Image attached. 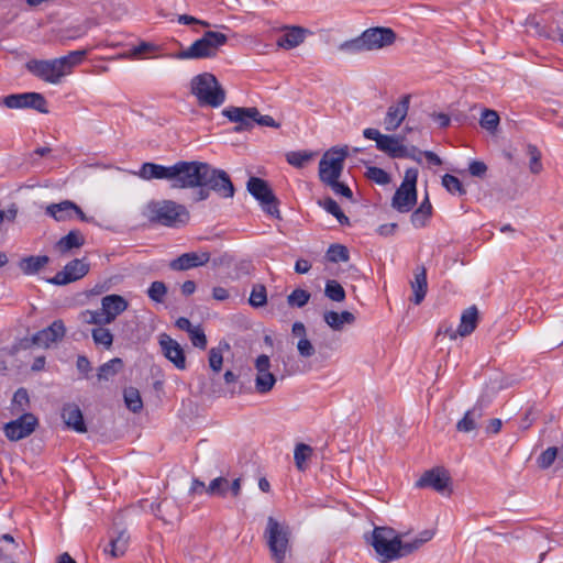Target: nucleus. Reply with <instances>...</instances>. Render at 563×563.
<instances>
[{
	"instance_id": "nucleus-13",
	"label": "nucleus",
	"mask_w": 563,
	"mask_h": 563,
	"mask_svg": "<svg viewBox=\"0 0 563 563\" xmlns=\"http://www.w3.org/2000/svg\"><path fill=\"white\" fill-rule=\"evenodd\" d=\"M255 368V378H254V387L257 394H267L269 393L276 382V376L272 373V363L269 357L266 354H261L256 357L254 362Z\"/></svg>"
},
{
	"instance_id": "nucleus-56",
	"label": "nucleus",
	"mask_w": 563,
	"mask_h": 563,
	"mask_svg": "<svg viewBox=\"0 0 563 563\" xmlns=\"http://www.w3.org/2000/svg\"><path fill=\"white\" fill-rule=\"evenodd\" d=\"M188 334L194 346L201 350L207 347V336L200 327H194Z\"/></svg>"
},
{
	"instance_id": "nucleus-16",
	"label": "nucleus",
	"mask_w": 563,
	"mask_h": 563,
	"mask_svg": "<svg viewBox=\"0 0 563 563\" xmlns=\"http://www.w3.org/2000/svg\"><path fill=\"white\" fill-rule=\"evenodd\" d=\"M366 51H377L390 46L396 33L390 27H369L362 33Z\"/></svg>"
},
{
	"instance_id": "nucleus-51",
	"label": "nucleus",
	"mask_w": 563,
	"mask_h": 563,
	"mask_svg": "<svg viewBox=\"0 0 563 563\" xmlns=\"http://www.w3.org/2000/svg\"><path fill=\"white\" fill-rule=\"evenodd\" d=\"M167 294V287L163 282L156 280L147 289V296L155 302H163Z\"/></svg>"
},
{
	"instance_id": "nucleus-24",
	"label": "nucleus",
	"mask_w": 563,
	"mask_h": 563,
	"mask_svg": "<svg viewBox=\"0 0 563 563\" xmlns=\"http://www.w3.org/2000/svg\"><path fill=\"white\" fill-rule=\"evenodd\" d=\"M128 307V300L120 295H107L101 299V310L109 324L112 323L118 316L124 312Z\"/></svg>"
},
{
	"instance_id": "nucleus-7",
	"label": "nucleus",
	"mask_w": 563,
	"mask_h": 563,
	"mask_svg": "<svg viewBox=\"0 0 563 563\" xmlns=\"http://www.w3.org/2000/svg\"><path fill=\"white\" fill-rule=\"evenodd\" d=\"M228 36L220 32L207 31L203 36L195 41L186 49L174 55L177 59H201L212 58L218 54L221 46L225 45Z\"/></svg>"
},
{
	"instance_id": "nucleus-21",
	"label": "nucleus",
	"mask_w": 563,
	"mask_h": 563,
	"mask_svg": "<svg viewBox=\"0 0 563 563\" xmlns=\"http://www.w3.org/2000/svg\"><path fill=\"white\" fill-rule=\"evenodd\" d=\"M222 114L231 122L236 123L234 132L240 133L243 131H250L253 128V118L257 115V108L229 107L222 111Z\"/></svg>"
},
{
	"instance_id": "nucleus-44",
	"label": "nucleus",
	"mask_w": 563,
	"mask_h": 563,
	"mask_svg": "<svg viewBox=\"0 0 563 563\" xmlns=\"http://www.w3.org/2000/svg\"><path fill=\"white\" fill-rule=\"evenodd\" d=\"M319 205L335 217L341 224H349V218L343 213L335 200L328 197L323 201H320Z\"/></svg>"
},
{
	"instance_id": "nucleus-23",
	"label": "nucleus",
	"mask_w": 563,
	"mask_h": 563,
	"mask_svg": "<svg viewBox=\"0 0 563 563\" xmlns=\"http://www.w3.org/2000/svg\"><path fill=\"white\" fill-rule=\"evenodd\" d=\"M158 343L162 350L163 355L170 361L176 368L185 369L186 368V356L184 349L180 344L172 339L168 334L163 333L158 338Z\"/></svg>"
},
{
	"instance_id": "nucleus-37",
	"label": "nucleus",
	"mask_w": 563,
	"mask_h": 563,
	"mask_svg": "<svg viewBox=\"0 0 563 563\" xmlns=\"http://www.w3.org/2000/svg\"><path fill=\"white\" fill-rule=\"evenodd\" d=\"M432 206L428 197L421 202L419 208L415 210L410 217L411 223L416 228H422L431 217Z\"/></svg>"
},
{
	"instance_id": "nucleus-20",
	"label": "nucleus",
	"mask_w": 563,
	"mask_h": 563,
	"mask_svg": "<svg viewBox=\"0 0 563 563\" xmlns=\"http://www.w3.org/2000/svg\"><path fill=\"white\" fill-rule=\"evenodd\" d=\"M89 272V264L85 260L75 258L67 263L49 282L55 285H67L76 282Z\"/></svg>"
},
{
	"instance_id": "nucleus-34",
	"label": "nucleus",
	"mask_w": 563,
	"mask_h": 563,
	"mask_svg": "<svg viewBox=\"0 0 563 563\" xmlns=\"http://www.w3.org/2000/svg\"><path fill=\"white\" fill-rule=\"evenodd\" d=\"M48 262L49 257L46 255L27 256L19 262V267L23 274L32 275L38 273Z\"/></svg>"
},
{
	"instance_id": "nucleus-36",
	"label": "nucleus",
	"mask_w": 563,
	"mask_h": 563,
	"mask_svg": "<svg viewBox=\"0 0 563 563\" xmlns=\"http://www.w3.org/2000/svg\"><path fill=\"white\" fill-rule=\"evenodd\" d=\"M123 368V361L120 357H114L98 368V380H110Z\"/></svg>"
},
{
	"instance_id": "nucleus-39",
	"label": "nucleus",
	"mask_w": 563,
	"mask_h": 563,
	"mask_svg": "<svg viewBox=\"0 0 563 563\" xmlns=\"http://www.w3.org/2000/svg\"><path fill=\"white\" fill-rule=\"evenodd\" d=\"M78 320L84 324H95L97 327L109 324L101 308L98 310H82L78 314Z\"/></svg>"
},
{
	"instance_id": "nucleus-17",
	"label": "nucleus",
	"mask_w": 563,
	"mask_h": 563,
	"mask_svg": "<svg viewBox=\"0 0 563 563\" xmlns=\"http://www.w3.org/2000/svg\"><path fill=\"white\" fill-rule=\"evenodd\" d=\"M416 486L419 488L430 487L438 493L449 490L451 493V476L444 467H434L426 471L417 481Z\"/></svg>"
},
{
	"instance_id": "nucleus-35",
	"label": "nucleus",
	"mask_w": 563,
	"mask_h": 563,
	"mask_svg": "<svg viewBox=\"0 0 563 563\" xmlns=\"http://www.w3.org/2000/svg\"><path fill=\"white\" fill-rule=\"evenodd\" d=\"M483 416L482 407L475 406L468 410L457 422L456 429L460 432H471L476 429V421Z\"/></svg>"
},
{
	"instance_id": "nucleus-41",
	"label": "nucleus",
	"mask_w": 563,
	"mask_h": 563,
	"mask_svg": "<svg viewBox=\"0 0 563 563\" xmlns=\"http://www.w3.org/2000/svg\"><path fill=\"white\" fill-rule=\"evenodd\" d=\"M124 402L132 412H140L143 408V401L140 391L134 387H128L123 393Z\"/></svg>"
},
{
	"instance_id": "nucleus-55",
	"label": "nucleus",
	"mask_w": 563,
	"mask_h": 563,
	"mask_svg": "<svg viewBox=\"0 0 563 563\" xmlns=\"http://www.w3.org/2000/svg\"><path fill=\"white\" fill-rule=\"evenodd\" d=\"M366 177L378 185H387L390 181L389 175L379 167H367Z\"/></svg>"
},
{
	"instance_id": "nucleus-33",
	"label": "nucleus",
	"mask_w": 563,
	"mask_h": 563,
	"mask_svg": "<svg viewBox=\"0 0 563 563\" xmlns=\"http://www.w3.org/2000/svg\"><path fill=\"white\" fill-rule=\"evenodd\" d=\"M130 536L125 529H117L110 539V554L113 558L122 556L129 545Z\"/></svg>"
},
{
	"instance_id": "nucleus-19",
	"label": "nucleus",
	"mask_w": 563,
	"mask_h": 563,
	"mask_svg": "<svg viewBox=\"0 0 563 563\" xmlns=\"http://www.w3.org/2000/svg\"><path fill=\"white\" fill-rule=\"evenodd\" d=\"M45 213L58 222L69 221L74 216H77L84 222H90L92 220V218H88L84 213L79 206L70 200L48 205L45 208Z\"/></svg>"
},
{
	"instance_id": "nucleus-31",
	"label": "nucleus",
	"mask_w": 563,
	"mask_h": 563,
	"mask_svg": "<svg viewBox=\"0 0 563 563\" xmlns=\"http://www.w3.org/2000/svg\"><path fill=\"white\" fill-rule=\"evenodd\" d=\"M85 244V236L78 230H71L56 243V250L66 254L73 249H79Z\"/></svg>"
},
{
	"instance_id": "nucleus-8",
	"label": "nucleus",
	"mask_w": 563,
	"mask_h": 563,
	"mask_svg": "<svg viewBox=\"0 0 563 563\" xmlns=\"http://www.w3.org/2000/svg\"><path fill=\"white\" fill-rule=\"evenodd\" d=\"M418 178V170L409 168L405 173L404 180L399 188L396 190L391 206L399 212H409L417 202L416 184Z\"/></svg>"
},
{
	"instance_id": "nucleus-14",
	"label": "nucleus",
	"mask_w": 563,
	"mask_h": 563,
	"mask_svg": "<svg viewBox=\"0 0 563 563\" xmlns=\"http://www.w3.org/2000/svg\"><path fill=\"white\" fill-rule=\"evenodd\" d=\"M37 426V418L33 413L26 412L18 419L5 423L3 431L10 441H19L31 435Z\"/></svg>"
},
{
	"instance_id": "nucleus-63",
	"label": "nucleus",
	"mask_w": 563,
	"mask_h": 563,
	"mask_svg": "<svg viewBox=\"0 0 563 563\" xmlns=\"http://www.w3.org/2000/svg\"><path fill=\"white\" fill-rule=\"evenodd\" d=\"M468 170H470V174L472 176H477V177H481L483 176L486 170H487V166L485 163L483 162H479V161H473L471 164H470V167H468Z\"/></svg>"
},
{
	"instance_id": "nucleus-38",
	"label": "nucleus",
	"mask_w": 563,
	"mask_h": 563,
	"mask_svg": "<svg viewBox=\"0 0 563 563\" xmlns=\"http://www.w3.org/2000/svg\"><path fill=\"white\" fill-rule=\"evenodd\" d=\"M313 449L305 443H298L294 451L295 465L299 471L307 468V461L312 456Z\"/></svg>"
},
{
	"instance_id": "nucleus-53",
	"label": "nucleus",
	"mask_w": 563,
	"mask_h": 563,
	"mask_svg": "<svg viewBox=\"0 0 563 563\" xmlns=\"http://www.w3.org/2000/svg\"><path fill=\"white\" fill-rule=\"evenodd\" d=\"M559 456V448L550 446L538 457V465L542 470L549 468Z\"/></svg>"
},
{
	"instance_id": "nucleus-22",
	"label": "nucleus",
	"mask_w": 563,
	"mask_h": 563,
	"mask_svg": "<svg viewBox=\"0 0 563 563\" xmlns=\"http://www.w3.org/2000/svg\"><path fill=\"white\" fill-rule=\"evenodd\" d=\"M66 334L64 321L58 319L53 321L47 328L36 332L33 336V343L40 347L48 349L62 341Z\"/></svg>"
},
{
	"instance_id": "nucleus-57",
	"label": "nucleus",
	"mask_w": 563,
	"mask_h": 563,
	"mask_svg": "<svg viewBox=\"0 0 563 563\" xmlns=\"http://www.w3.org/2000/svg\"><path fill=\"white\" fill-rule=\"evenodd\" d=\"M223 355L220 349L212 347L209 351V366L214 373L222 369Z\"/></svg>"
},
{
	"instance_id": "nucleus-46",
	"label": "nucleus",
	"mask_w": 563,
	"mask_h": 563,
	"mask_svg": "<svg viewBox=\"0 0 563 563\" xmlns=\"http://www.w3.org/2000/svg\"><path fill=\"white\" fill-rule=\"evenodd\" d=\"M249 302L252 307L258 308L263 307L267 302V292L266 288L262 284H256L253 286Z\"/></svg>"
},
{
	"instance_id": "nucleus-43",
	"label": "nucleus",
	"mask_w": 563,
	"mask_h": 563,
	"mask_svg": "<svg viewBox=\"0 0 563 563\" xmlns=\"http://www.w3.org/2000/svg\"><path fill=\"white\" fill-rule=\"evenodd\" d=\"M313 157V153L307 151H292L286 154L288 164L297 168H302Z\"/></svg>"
},
{
	"instance_id": "nucleus-64",
	"label": "nucleus",
	"mask_w": 563,
	"mask_h": 563,
	"mask_svg": "<svg viewBox=\"0 0 563 563\" xmlns=\"http://www.w3.org/2000/svg\"><path fill=\"white\" fill-rule=\"evenodd\" d=\"M155 49V46L151 43L142 42L139 46L134 47L133 51L126 55L128 57H136L145 52Z\"/></svg>"
},
{
	"instance_id": "nucleus-30",
	"label": "nucleus",
	"mask_w": 563,
	"mask_h": 563,
	"mask_svg": "<svg viewBox=\"0 0 563 563\" xmlns=\"http://www.w3.org/2000/svg\"><path fill=\"white\" fill-rule=\"evenodd\" d=\"M306 30L299 26L287 29V32L277 40V46L291 49L299 46L305 40Z\"/></svg>"
},
{
	"instance_id": "nucleus-42",
	"label": "nucleus",
	"mask_w": 563,
	"mask_h": 563,
	"mask_svg": "<svg viewBox=\"0 0 563 563\" xmlns=\"http://www.w3.org/2000/svg\"><path fill=\"white\" fill-rule=\"evenodd\" d=\"M527 155L529 156V170L533 175H539L543 170L541 162V152L533 144H528L526 148Z\"/></svg>"
},
{
	"instance_id": "nucleus-18",
	"label": "nucleus",
	"mask_w": 563,
	"mask_h": 563,
	"mask_svg": "<svg viewBox=\"0 0 563 563\" xmlns=\"http://www.w3.org/2000/svg\"><path fill=\"white\" fill-rule=\"evenodd\" d=\"M410 95H404L396 103L388 107L384 117V129L387 132H395L408 115Z\"/></svg>"
},
{
	"instance_id": "nucleus-11",
	"label": "nucleus",
	"mask_w": 563,
	"mask_h": 563,
	"mask_svg": "<svg viewBox=\"0 0 563 563\" xmlns=\"http://www.w3.org/2000/svg\"><path fill=\"white\" fill-rule=\"evenodd\" d=\"M363 135L367 140L375 141L376 147L391 158H400V155H407L406 146L404 145L405 136L382 134L374 128L365 129Z\"/></svg>"
},
{
	"instance_id": "nucleus-12",
	"label": "nucleus",
	"mask_w": 563,
	"mask_h": 563,
	"mask_svg": "<svg viewBox=\"0 0 563 563\" xmlns=\"http://www.w3.org/2000/svg\"><path fill=\"white\" fill-rule=\"evenodd\" d=\"M3 104L10 109H34L41 113H47V101L42 93L23 92L9 95L3 99Z\"/></svg>"
},
{
	"instance_id": "nucleus-29",
	"label": "nucleus",
	"mask_w": 563,
	"mask_h": 563,
	"mask_svg": "<svg viewBox=\"0 0 563 563\" xmlns=\"http://www.w3.org/2000/svg\"><path fill=\"white\" fill-rule=\"evenodd\" d=\"M139 177L145 180L166 179L170 181L172 166H163L154 163H144L139 173Z\"/></svg>"
},
{
	"instance_id": "nucleus-1",
	"label": "nucleus",
	"mask_w": 563,
	"mask_h": 563,
	"mask_svg": "<svg viewBox=\"0 0 563 563\" xmlns=\"http://www.w3.org/2000/svg\"><path fill=\"white\" fill-rule=\"evenodd\" d=\"M87 56L86 49L71 51L67 55L53 59H30L25 68L38 79L58 85L62 79L71 74L73 69L80 65Z\"/></svg>"
},
{
	"instance_id": "nucleus-32",
	"label": "nucleus",
	"mask_w": 563,
	"mask_h": 563,
	"mask_svg": "<svg viewBox=\"0 0 563 563\" xmlns=\"http://www.w3.org/2000/svg\"><path fill=\"white\" fill-rule=\"evenodd\" d=\"M324 322L333 330L340 331L344 324H352L355 321V317L350 311H342L341 313L335 311H327L323 314Z\"/></svg>"
},
{
	"instance_id": "nucleus-4",
	"label": "nucleus",
	"mask_w": 563,
	"mask_h": 563,
	"mask_svg": "<svg viewBox=\"0 0 563 563\" xmlns=\"http://www.w3.org/2000/svg\"><path fill=\"white\" fill-rule=\"evenodd\" d=\"M371 544L382 562H389L410 554L406 550L407 542H402L393 528L376 527L372 533Z\"/></svg>"
},
{
	"instance_id": "nucleus-2",
	"label": "nucleus",
	"mask_w": 563,
	"mask_h": 563,
	"mask_svg": "<svg viewBox=\"0 0 563 563\" xmlns=\"http://www.w3.org/2000/svg\"><path fill=\"white\" fill-rule=\"evenodd\" d=\"M290 536L291 531L287 523L278 521L272 516L267 518L263 537L275 563H285L287 556L290 555Z\"/></svg>"
},
{
	"instance_id": "nucleus-5",
	"label": "nucleus",
	"mask_w": 563,
	"mask_h": 563,
	"mask_svg": "<svg viewBox=\"0 0 563 563\" xmlns=\"http://www.w3.org/2000/svg\"><path fill=\"white\" fill-rule=\"evenodd\" d=\"M143 213L148 221L165 227L185 224L189 218L186 208L172 200L151 201Z\"/></svg>"
},
{
	"instance_id": "nucleus-60",
	"label": "nucleus",
	"mask_w": 563,
	"mask_h": 563,
	"mask_svg": "<svg viewBox=\"0 0 563 563\" xmlns=\"http://www.w3.org/2000/svg\"><path fill=\"white\" fill-rule=\"evenodd\" d=\"M336 195H342L346 198H352V190L343 183L339 181V178L325 183Z\"/></svg>"
},
{
	"instance_id": "nucleus-10",
	"label": "nucleus",
	"mask_w": 563,
	"mask_h": 563,
	"mask_svg": "<svg viewBox=\"0 0 563 563\" xmlns=\"http://www.w3.org/2000/svg\"><path fill=\"white\" fill-rule=\"evenodd\" d=\"M246 187L249 192L260 201L265 212L275 218H280L278 200L266 180L258 177H251Z\"/></svg>"
},
{
	"instance_id": "nucleus-49",
	"label": "nucleus",
	"mask_w": 563,
	"mask_h": 563,
	"mask_svg": "<svg viewBox=\"0 0 563 563\" xmlns=\"http://www.w3.org/2000/svg\"><path fill=\"white\" fill-rule=\"evenodd\" d=\"M324 294L329 299L336 302L345 299V290L336 280H329L325 284Z\"/></svg>"
},
{
	"instance_id": "nucleus-45",
	"label": "nucleus",
	"mask_w": 563,
	"mask_h": 563,
	"mask_svg": "<svg viewBox=\"0 0 563 563\" xmlns=\"http://www.w3.org/2000/svg\"><path fill=\"white\" fill-rule=\"evenodd\" d=\"M229 489V481L225 477H217L210 482L206 488V493L210 496L224 497Z\"/></svg>"
},
{
	"instance_id": "nucleus-61",
	"label": "nucleus",
	"mask_w": 563,
	"mask_h": 563,
	"mask_svg": "<svg viewBox=\"0 0 563 563\" xmlns=\"http://www.w3.org/2000/svg\"><path fill=\"white\" fill-rule=\"evenodd\" d=\"M29 401H30L29 394H27L26 389L19 388L14 393L12 402L14 406H18L21 410H23L25 408V406L29 405Z\"/></svg>"
},
{
	"instance_id": "nucleus-3",
	"label": "nucleus",
	"mask_w": 563,
	"mask_h": 563,
	"mask_svg": "<svg viewBox=\"0 0 563 563\" xmlns=\"http://www.w3.org/2000/svg\"><path fill=\"white\" fill-rule=\"evenodd\" d=\"M190 91L200 107L219 108L227 98L224 88L211 73H202L192 77Z\"/></svg>"
},
{
	"instance_id": "nucleus-52",
	"label": "nucleus",
	"mask_w": 563,
	"mask_h": 563,
	"mask_svg": "<svg viewBox=\"0 0 563 563\" xmlns=\"http://www.w3.org/2000/svg\"><path fill=\"white\" fill-rule=\"evenodd\" d=\"M309 299H310V294L307 290L300 289V288L295 289L287 297L288 305L291 307H298V308H301L305 305H307Z\"/></svg>"
},
{
	"instance_id": "nucleus-58",
	"label": "nucleus",
	"mask_w": 563,
	"mask_h": 563,
	"mask_svg": "<svg viewBox=\"0 0 563 563\" xmlns=\"http://www.w3.org/2000/svg\"><path fill=\"white\" fill-rule=\"evenodd\" d=\"M297 350L299 355L305 358L311 357L316 352L313 344L308 338H301L298 341Z\"/></svg>"
},
{
	"instance_id": "nucleus-54",
	"label": "nucleus",
	"mask_w": 563,
	"mask_h": 563,
	"mask_svg": "<svg viewBox=\"0 0 563 563\" xmlns=\"http://www.w3.org/2000/svg\"><path fill=\"white\" fill-rule=\"evenodd\" d=\"M442 185L451 194L464 195L465 189L460 179L453 175L445 174L442 178Z\"/></svg>"
},
{
	"instance_id": "nucleus-9",
	"label": "nucleus",
	"mask_w": 563,
	"mask_h": 563,
	"mask_svg": "<svg viewBox=\"0 0 563 563\" xmlns=\"http://www.w3.org/2000/svg\"><path fill=\"white\" fill-rule=\"evenodd\" d=\"M347 154V146L332 147L323 154L319 163V176L321 181L325 184L335 178H340Z\"/></svg>"
},
{
	"instance_id": "nucleus-26",
	"label": "nucleus",
	"mask_w": 563,
	"mask_h": 563,
	"mask_svg": "<svg viewBox=\"0 0 563 563\" xmlns=\"http://www.w3.org/2000/svg\"><path fill=\"white\" fill-rule=\"evenodd\" d=\"M62 418L67 428L73 429L78 433L87 431L82 412L76 404H66L62 409Z\"/></svg>"
},
{
	"instance_id": "nucleus-28",
	"label": "nucleus",
	"mask_w": 563,
	"mask_h": 563,
	"mask_svg": "<svg viewBox=\"0 0 563 563\" xmlns=\"http://www.w3.org/2000/svg\"><path fill=\"white\" fill-rule=\"evenodd\" d=\"M410 287L412 289V297L410 300L415 305H420L428 290L427 271L423 266L416 268L413 280L410 282Z\"/></svg>"
},
{
	"instance_id": "nucleus-48",
	"label": "nucleus",
	"mask_w": 563,
	"mask_h": 563,
	"mask_svg": "<svg viewBox=\"0 0 563 563\" xmlns=\"http://www.w3.org/2000/svg\"><path fill=\"white\" fill-rule=\"evenodd\" d=\"M327 258L332 263L347 262L350 258L349 250L344 245L332 244L327 252Z\"/></svg>"
},
{
	"instance_id": "nucleus-47",
	"label": "nucleus",
	"mask_w": 563,
	"mask_h": 563,
	"mask_svg": "<svg viewBox=\"0 0 563 563\" xmlns=\"http://www.w3.org/2000/svg\"><path fill=\"white\" fill-rule=\"evenodd\" d=\"M499 115L495 110L485 109L482 112L479 124L483 129H486L487 131H496L498 124H499Z\"/></svg>"
},
{
	"instance_id": "nucleus-25",
	"label": "nucleus",
	"mask_w": 563,
	"mask_h": 563,
	"mask_svg": "<svg viewBox=\"0 0 563 563\" xmlns=\"http://www.w3.org/2000/svg\"><path fill=\"white\" fill-rule=\"evenodd\" d=\"M210 261V253L208 252H190L184 253L174 261L169 266L174 271H187L190 268L206 265Z\"/></svg>"
},
{
	"instance_id": "nucleus-15",
	"label": "nucleus",
	"mask_w": 563,
	"mask_h": 563,
	"mask_svg": "<svg viewBox=\"0 0 563 563\" xmlns=\"http://www.w3.org/2000/svg\"><path fill=\"white\" fill-rule=\"evenodd\" d=\"M207 186L223 198H232L234 196V186L229 175L222 169L211 167L209 164L202 180V187Z\"/></svg>"
},
{
	"instance_id": "nucleus-59",
	"label": "nucleus",
	"mask_w": 563,
	"mask_h": 563,
	"mask_svg": "<svg viewBox=\"0 0 563 563\" xmlns=\"http://www.w3.org/2000/svg\"><path fill=\"white\" fill-rule=\"evenodd\" d=\"M432 537H433V533L431 531H428V530L423 531L420 534V538H417L412 542H407V547H406L407 552L412 553L413 551L418 550L424 542L431 540Z\"/></svg>"
},
{
	"instance_id": "nucleus-62",
	"label": "nucleus",
	"mask_w": 563,
	"mask_h": 563,
	"mask_svg": "<svg viewBox=\"0 0 563 563\" xmlns=\"http://www.w3.org/2000/svg\"><path fill=\"white\" fill-rule=\"evenodd\" d=\"M254 120V123H257L258 125H262V126H268V128H274V129H278L280 126V124L275 121V119L271 115H263L260 113V111L257 110V115L255 118H253Z\"/></svg>"
},
{
	"instance_id": "nucleus-50",
	"label": "nucleus",
	"mask_w": 563,
	"mask_h": 563,
	"mask_svg": "<svg viewBox=\"0 0 563 563\" xmlns=\"http://www.w3.org/2000/svg\"><path fill=\"white\" fill-rule=\"evenodd\" d=\"M363 41L364 40L361 34L360 36H357L355 38H352V40L341 43L339 46V49L346 54H358L361 52H365L366 48H365V44Z\"/></svg>"
},
{
	"instance_id": "nucleus-40",
	"label": "nucleus",
	"mask_w": 563,
	"mask_h": 563,
	"mask_svg": "<svg viewBox=\"0 0 563 563\" xmlns=\"http://www.w3.org/2000/svg\"><path fill=\"white\" fill-rule=\"evenodd\" d=\"M91 336L96 345H101L107 350H109L113 344V334L103 325L93 328Z\"/></svg>"
},
{
	"instance_id": "nucleus-6",
	"label": "nucleus",
	"mask_w": 563,
	"mask_h": 563,
	"mask_svg": "<svg viewBox=\"0 0 563 563\" xmlns=\"http://www.w3.org/2000/svg\"><path fill=\"white\" fill-rule=\"evenodd\" d=\"M208 164L202 162L180 161L172 165L170 187L176 189L202 187Z\"/></svg>"
},
{
	"instance_id": "nucleus-27",
	"label": "nucleus",
	"mask_w": 563,
	"mask_h": 563,
	"mask_svg": "<svg viewBox=\"0 0 563 563\" xmlns=\"http://www.w3.org/2000/svg\"><path fill=\"white\" fill-rule=\"evenodd\" d=\"M478 322V310L476 306L468 307L465 309L461 316V322L456 332L451 331L450 338L452 340L456 339L457 335L466 336L470 335L477 327Z\"/></svg>"
}]
</instances>
